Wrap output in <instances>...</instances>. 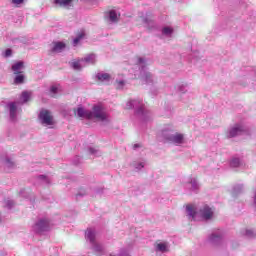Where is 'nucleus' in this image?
<instances>
[{
	"label": "nucleus",
	"instance_id": "b1692460",
	"mask_svg": "<svg viewBox=\"0 0 256 256\" xmlns=\"http://www.w3.org/2000/svg\"><path fill=\"white\" fill-rule=\"evenodd\" d=\"M124 86H125V81L123 80L116 81V89H123Z\"/></svg>",
	"mask_w": 256,
	"mask_h": 256
},
{
	"label": "nucleus",
	"instance_id": "7ed1b4c3",
	"mask_svg": "<svg viewBox=\"0 0 256 256\" xmlns=\"http://www.w3.org/2000/svg\"><path fill=\"white\" fill-rule=\"evenodd\" d=\"M166 141H169V143H174V145H182V143H185V136L181 133H176L167 136Z\"/></svg>",
	"mask_w": 256,
	"mask_h": 256
},
{
	"label": "nucleus",
	"instance_id": "a211bd4d",
	"mask_svg": "<svg viewBox=\"0 0 256 256\" xmlns=\"http://www.w3.org/2000/svg\"><path fill=\"white\" fill-rule=\"evenodd\" d=\"M81 61L82 60H75L71 63V66L74 69V71H81Z\"/></svg>",
	"mask_w": 256,
	"mask_h": 256
},
{
	"label": "nucleus",
	"instance_id": "c756f323",
	"mask_svg": "<svg viewBox=\"0 0 256 256\" xmlns=\"http://www.w3.org/2000/svg\"><path fill=\"white\" fill-rule=\"evenodd\" d=\"M11 54H12L11 49H7V50L5 51V57H11Z\"/></svg>",
	"mask_w": 256,
	"mask_h": 256
},
{
	"label": "nucleus",
	"instance_id": "423d86ee",
	"mask_svg": "<svg viewBox=\"0 0 256 256\" xmlns=\"http://www.w3.org/2000/svg\"><path fill=\"white\" fill-rule=\"evenodd\" d=\"M48 229H49V221L47 220H40L36 224V231H38V233H41V231H47Z\"/></svg>",
	"mask_w": 256,
	"mask_h": 256
},
{
	"label": "nucleus",
	"instance_id": "6e6552de",
	"mask_svg": "<svg viewBox=\"0 0 256 256\" xmlns=\"http://www.w3.org/2000/svg\"><path fill=\"white\" fill-rule=\"evenodd\" d=\"M66 45L63 42H54V46L52 48L53 53H61L63 49H65Z\"/></svg>",
	"mask_w": 256,
	"mask_h": 256
},
{
	"label": "nucleus",
	"instance_id": "ddd939ff",
	"mask_svg": "<svg viewBox=\"0 0 256 256\" xmlns=\"http://www.w3.org/2000/svg\"><path fill=\"white\" fill-rule=\"evenodd\" d=\"M108 15L112 23H117V21H119V17L117 16V12L115 10H110Z\"/></svg>",
	"mask_w": 256,
	"mask_h": 256
},
{
	"label": "nucleus",
	"instance_id": "7c9ffc66",
	"mask_svg": "<svg viewBox=\"0 0 256 256\" xmlns=\"http://www.w3.org/2000/svg\"><path fill=\"white\" fill-rule=\"evenodd\" d=\"M139 147H141V144H134L133 149H137Z\"/></svg>",
	"mask_w": 256,
	"mask_h": 256
},
{
	"label": "nucleus",
	"instance_id": "6ab92c4d",
	"mask_svg": "<svg viewBox=\"0 0 256 256\" xmlns=\"http://www.w3.org/2000/svg\"><path fill=\"white\" fill-rule=\"evenodd\" d=\"M21 98L24 103H27V101L31 99V92H27V91L22 92Z\"/></svg>",
	"mask_w": 256,
	"mask_h": 256
},
{
	"label": "nucleus",
	"instance_id": "a878e982",
	"mask_svg": "<svg viewBox=\"0 0 256 256\" xmlns=\"http://www.w3.org/2000/svg\"><path fill=\"white\" fill-rule=\"evenodd\" d=\"M24 1L25 0H11V3H13V5H21Z\"/></svg>",
	"mask_w": 256,
	"mask_h": 256
},
{
	"label": "nucleus",
	"instance_id": "4468645a",
	"mask_svg": "<svg viewBox=\"0 0 256 256\" xmlns=\"http://www.w3.org/2000/svg\"><path fill=\"white\" fill-rule=\"evenodd\" d=\"M86 237L89 239L90 243H95V231L88 229L86 231Z\"/></svg>",
	"mask_w": 256,
	"mask_h": 256
},
{
	"label": "nucleus",
	"instance_id": "393cba45",
	"mask_svg": "<svg viewBox=\"0 0 256 256\" xmlns=\"http://www.w3.org/2000/svg\"><path fill=\"white\" fill-rule=\"evenodd\" d=\"M50 91H51V93H53V95H55V93H57V91H59V87H57V86H52V87L50 88Z\"/></svg>",
	"mask_w": 256,
	"mask_h": 256
},
{
	"label": "nucleus",
	"instance_id": "c85d7f7f",
	"mask_svg": "<svg viewBox=\"0 0 256 256\" xmlns=\"http://www.w3.org/2000/svg\"><path fill=\"white\" fill-rule=\"evenodd\" d=\"M94 249H95V251H103V247L98 244H94Z\"/></svg>",
	"mask_w": 256,
	"mask_h": 256
},
{
	"label": "nucleus",
	"instance_id": "5701e85b",
	"mask_svg": "<svg viewBox=\"0 0 256 256\" xmlns=\"http://www.w3.org/2000/svg\"><path fill=\"white\" fill-rule=\"evenodd\" d=\"M162 33L164 35H171V33H173V28L165 27V28H163Z\"/></svg>",
	"mask_w": 256,
	"mask_h": 256
},
{
	"label": "nucleus",
	"instance_id": "0eeeda50",
	"mask_svg": "<svg viewBox=\"0 0 256 256\" xmlns=\"http://www.w3.org/2000/svg\"><path fill=\"white\" fill-rule=\"evenodd\" d=\"M24 67H25V64L21 61L13 64L12 71L14 72V75H19V73H23Z\"/></svg>",
	"mask_w": 256,
	"mask_h": 256
},
{
	"label": "nucleus",
	"instance_id": "39448f33",
	"mask_svg": "<svg viewBox=\"0 0 256 256\" xmlns=\"http://www.w3.org/2000/svg\"><path fill=\"white\" fill-rule=\"evenodd\" d=\"M74 113L77 117H81L82 119H90L92 117L90 111H86L82 107H79L76 110H74Z\"/></svg>",
	"mask_w": 256,
	"mask_h": 256
},
{
	"label": "nucleus",
	"instance_id": "2eb2a0df",
	"mask_svg": "<svg viewBox=\"0 0 256 256\" xmlns=\"http://www.w3.org/2000/svg\"><path fill=\"white\" fill-rule=\"evenodd\" d=\"M56 5H60V7H67L73 3V0H54Z\"/></svg>",
	"mask_w": 256,
	"mask_h": 256
},
{
	"label": "nucleus",
	"instance_id": "2f4dec72",
	"mask_svg": "<svg viewBox=\"0 0 256 256\" xmlns=\"http://www.w3.org/2000/svg\"><path fill=\"white\" fill-rule=\"evenodd\" d=\"M246 235H251V231H246Z\"/></svg>",
	"mask_w": 256,
	"mask_h": 256
},
{
	"label": "nucleus",
	"instance_id": "9d476101",
	"mask_svg": "<svg viewBox=\"0 0 256 256\" xmlns=\"http://www.w3.org/2000/svg\"><path fill=\"white\" fill-rule=\"evenodd\" d=\"M187 213L192 219H195V216L197 215V211L195 210V206L192 204H188L186 206Z\"/></svg>",
	"mask_w": 256,
	"mask_h": 256
},
{
	"label": "nucleus",
	"instance_id": "dca6fc26",
	"mask_svg": "<svg viewBox=\"0 0 256 256\" xmlns=\"http://www.w3.org/2000/svg\"><path fill=\"white\" fill-rule=\"evenodd\" d=\"M156 249L158 251H161L162 253H165L167 251V243L165 242H160L156 244Z\"/></svg>",
	"mask_w": 256,
	"mask_h": 256
},
{
	"label": "nucleus",
	"instance_id": "20e7f679",
	"mask_svg": "<svg viewBox=\"0 0 256 256\" xmlns=\"http://www.w3.org/2000/svg\"><path fill=\"white\" fill-rule=\"evenodd\" d=\"M200 216L202 219H205V221H209V219H213V209L209 207L208 205H204L200 211Z\"/></svg>",
	"mask_w": 256,
	"mask_h": 256
},
{
	"label": "nucleus",
	"instance_id": "f03ea898",
	"mask_svg": "<svg viewBox=\"0 0 256 256\" xmlns=\"http://www.w3.org/2000/svg\"><path fill=\"white\" fill-rule=\"evenodd\" d=\"M39 119L42 125H55V121L53 120V115H51L49 110H42L39 114Z\"/></svg>",
	"mask_w": 256,
	"mask_h": 256
},
{
	"label": "nucleus",
	"instance_id": "4be33fe9",
	"mask_svg": "<svg viewBox=\"0 0 256 256\" xmlns=\"http://www.w3.org/2000/svg\"><path fill=\"white\" fill-rule=\"evenodd\" d=\"M240 163H241V161L239 160V158H234V159H232L230 165H231V167H239Z\"/></svg>",
	"mask_w": 256,
	"mask_h": 256
},
{
	"label": "nucleus",
	"instance_id": "f257e3e1",
	"mask_svg": "<svg viewBox=\"0 0 256 256\" xmlns=\"http://www.w3.org/2000/svg\"><path fill=\"white\" fill-rule=\"evenodd\" d=\"M92 117L90 119H97V121H107V113L101 106H94L90 111Z\"/></svg>",
	"mask_w": 256,
	"mask_h": 256
},
{
	"label": "nucleus",
	"instance_id": "1a4fd4ad",
	"mask_svg": "<svg viewBox=\"0 0 256 256\" xmlns=\"http://www.w3.org/2000/svg\"><path fill=\"white\" fill-rule=\"evenodd\" d=\"M241 133H243V127L235 126L230 130L229 137H237V135H241Z\"/></svg>",
	"mask_w": 256,
	"mask_h": 256
},
{
	"label": "nucleus",
	"instance_id": "9b49d317",
	"mask_svg": "<svg viewBox=\"0 0 256 256\" xmlns=\"http://www.w3.org/2000/svg\"><path fill=\"white\" fill-rule=\"evenodd\" d=\"M14 83L15 85H21L25 83V74L23 73L16 74V77L14 78Z\"/></svg>",
	"mask_w": 256,
	"mask_h": 256
},
{
	"label": "nucleus",
	"instance_id": "aec40b11",
	"mask_svg": "<svg viewBox=\"0 0 256 256\" xmlns=\"http://www.w3.org/2000/svg\"><path fill=\"white\" fill-rule=\"evenodd\" d=\"M83 37H85V32H81L80 34H78V36L73 41L74 45H77L81 41V39H83Z\"/></svg>",
	"mask_w": 256,
	"mask_h": 256
},
{
	"label": "nucleus",
	"instance_id": "f8f14e48",
	"mask_svg": "<svg viewBox=\"0 0 256 256\" xmlns=\"http://www.w3.org/2000/svg\"><path fill=\"white\" fill-rule=\"evenodd\" d=\"M9 108H10V117H11V119H15V117L17 115V105L14 102H11L9 104Z\"/></svg>",
	"mask_w": 256,
	"mask_h": 256
},
{
	"label": "nucleus",
	"instance_id": "bb28decb",
	"mask_svg": "<svg viewBox=\"0 0 256 256\" xmlns=\"http://www.w3.org/2000/svg\"><path fill=\"white\" fill-rule=\"evenodd\" d=\"M128 105H129L128 109H131V107H135V105H137V101H135V100L130 101V102H128Z\"/></svg>",
	"mask_w": 256,
	"mask_h": 256
},
{
	"label": "nucleus",
	"instance_id": "cd10ccee",
	"mask_svg": "<svg viewBox=\"0 0 256 256\" xmlns=\"http://www.w3.org/2000/svg\"><path fill=\"white\" fill-rule=\"evenodd\" d=\"M210 239H211V241H212L213 243H215L216 239H220V236L215 235V234H212L211 237H210Z\"/></svg>",
	"mask_w": 256,
	"mask_h": 256
},
{
	"label": "nucleus",
	"instance_id": "412c9836",
	"mask_svg": "<svg viewBox=\"0 0 256 256\" xmlns=\"http://www.w3.org/2000/svg\"><path fill=\"white\" fill-rule=\"evenodd\" d=\"M84 61L86 63H95V56L93 54L87 56L86 58H84Z\"/></svg>",
	"mask_w": 256,
	"mask_h": 256
},
{
	"label": "nucleus",
	"instance_id": "f3484780",
	"mask_svg": "<svg viewBox=\"0 0 256 256\" xmlns=\"http://www.w3.org/2000/svg\"><path fill=\"white\" fill-rule=\"evenodd\" d=\"M97 79L98 81H109L111 79V75L107 74V73H104V74H98L97 75Z\"/></svg>",
	"mask_w": 256,
	"mask_h": 256
}]
</instances>
